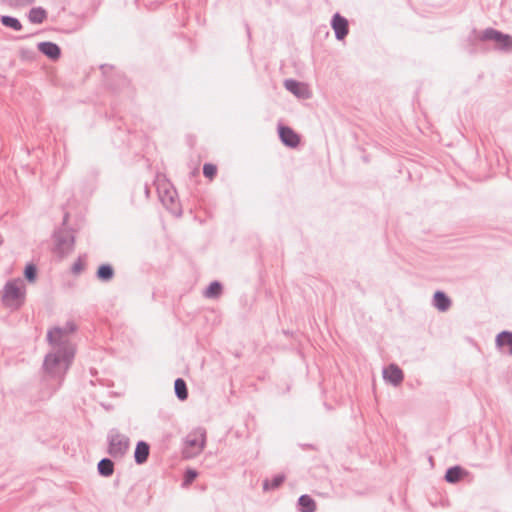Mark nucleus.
<instances>
[{"label": "nucleus", "instance_id": "aec40b11", "mask_svg": "<svg viewBox=\"0 0 512 512\" xmlns=\"http://www.w3.org/2000/svg\"><path fill=\"white\" fill-rule=\"evenodd\" d=\"M174 391H175L176 397L179 400L184 401L188 398V389H187V385H186V382L184 379L177 378L175 380Z\"/></svg>", "mask_w": 512, "mask_h": 512}, {"label": "nucleus", "instance_id": "20e7f679", "mask_svg": "<svg viewBox=\"0 0 512 512\" xmlns=\"http://www.w3.org/2000/svg\"><path fill=\"white\" fill-rule=\"evenodd\" d=\"M475 37L480 41H492L496 47L502 50H509L512 48V37L504 34L494 28H487L484 31L477 32L476 29L472 31Z\"/></svg>", "mask_w": 512, "mask_h": 512}, {"label": "nucleus", "instance_id": "9d476101", "mask_svg": "<svg viewBox=\"0 0 512 512\" xmlns=\"http://www.w3.org/2000/svg\"><path fill=\"white\" fill-rule=\"evenodd\" d=\"M37 48L43 55H45L46 57H48L51 60H58L61 56V49L54 42H50V41L40 42V43H38Z\"/></svg>", "mask_w": 512, "mask_h": 512}, {"label": "nucleus", "instance_id": "a878e982", "mask_svg": "<svg viewBox=\"0 0 512 512\" xmlns=\"http://www.w3.org/2000/svg\"><path fill=\"white\" fill-rule=\"evenodd\" d=\"M197 476H198V473L196 470L187 469L184 473L183 485L188 486V485L192 484L195 481V479L197 478Z\"/></svg>", "mask_w": 512, "mask_h": 512}, {"label": "nucleus", "instance_id": "1a4fd4ad", "mask_svg": "<svg viewBox=\"0 0 512 512\" xmlns=\"http://www.w3.org/2000/svg\"><path fill=\"white\" fill-rule=\"evenodd\" d=\"M383 377L392 385L398 386L403 381L404 374L396 364H390L383 370Z\"/></svg>", "mask_w": 512, "mask_h": 512}, {"label": "nucleus", "instance_id": "423d86ee", "mask_svg": "<svg viewBox=\"0 0 512 512\" xmlns=\"http://www.w3.org/2000/svg\"><path fill=\"white\" fill-rule=\"evenodd\" d=\"M47 340L49 344L52 345L53 351L62 352L69 349L75 352L69 337L65 334V331L58 326L48 331Z\"/></svg>", "mask_w": 512, "mask_h": 512}, {"label": "nucleus", "instance_id": "7c9ffc66", "mask_svg": "<svg viewBox=\"0 0 512 512\" xmlns=\"http://www.w3.org/2000/svg\"><path fill=\"white\" fill-rule=\"evenodd\" d=\"M76 325L74 322H67L63 327H60L63 331H65V334L69 337L70 334H72L76 330Z\"/></svg>", "mask_w": 512, "mask_h": 512}, {"label": "nucleus", "instance_id": "6ab92c4d", "mask_svg": "<svg viewBox=\"0 0 512 512\" xmlns=\"http://www.w3.org/2000/svg\"><path fill=\"white\" fill-rule=\"evenodd\" d=\"M98 473L103 477H109L114 472V462L109 458H103L97 465Z\"/></svg>", "mask_w": 512, "mask_h": 512}, {"label": "nucleus", "instance_id": "412c9836", "mask_svg": "<svg viewBox=\"0 0 512 512\" xmlns=\"http://www.w3.org/2000/svg\"><path fill=\"white\" fill-rule=\"evenodd\" d=\"M496 345L499 347L507 346L512 355V332L502 331L496 336Z\"/></svg>", "mask_w": 512, "mask_h": 512}, {"label": "nucleus", "instance_id": "f8f14e48", "mask_svg": "<svg viewBox=\"0 0 512 512\" xmlns=\"http://www.w3.org/2000/svg\"><path fill=\"white\" fill-rule=\"evenodd\" d=\"M150 455V445L143 440L137 442L134 451V461L137 465H143L147 462Z\"/></svg>", "mask_w": 512, "mask_h": 512}, {"label": "nucleus", "instance_id": "4468645a", "mask_svg": "<svg viewBox=\"0 0 512 512\" xmlns=\"http://www.w3.org/2000/svg\"><path fill=\"white\" fill-rule=\"evenodd\" d=\"M433 305L441 312L447 311L451 306V300L443 291H436L433 295Z\"/></svg>", "mask_w": 512, "mask_h": 512}, {"label": "nucleus", "instance_id": "7ed1b4c3", "mask_svg": "<svg viewBox=\"0 0 512 512\" xmlns=\"http://www.w3.org/2000/svg\"><path fill=\"white\" fill-rule=\"evenodd\" d=\"M54 253L60 257L68 255L74 248L75 237L73 231L67 228H59L53 234Z\"/></svg>", "mask_w": 512, "mask_h": 512}, {"label": "nucleus", "instance_id": "f257e3e1", "mask_svg": "<svg viewBox=\"0 0 512 512\" xmlns=\"http://www.w3.org/2000/svg\"><path fill=\"white\" fill-rule=\"evenodd\" d=\"M74 359V351L64 350L62 352L52 351L48 353L43 361V385L48 388L45 393L50 397L62 385L67 371Z\"/></svg>", "mask_w": 512, "mask_h": 512}, {"label": "nucleus", "instance_id": "ddd939ff", "mask_svg": "<svg viewBox=\"0 0 512 512\" xmlns=\"http://www.w3.org/2000/svg\"><path fill=\"white\" fill-rule=\"evenodd\" d=\"M468 474L469 472L467 470H465L463 467L459 465H456L449 467L446 470L444 478L448 483L455 484L462 480Z\"/></svg>", "mask_w": 512, "mask_h": 512}, {"label": "nucleus", "instance_id": "dca6fc26", "mask_svg": "<svg viewBox=\"0 0 512 512\" xmlns=\"http://www.w3.org/2000/svg\"><path fill=\"white\" fill-rule=\"evenodd\" d=\"M115 275L114 268L110 264H101L97 271H96V277L98 280L102 282H109L113 279Z\"/></svg>", "mask_w": 512, "mask_h": 512}, {"label": "nucleus", "instance_id": "4be33fe9", "mask_svg": "<svg viewBox=\"0 0 512 512\" xmlns=\"http://www.w3.org/2000/svg\"><path fill=\"white\" fill-rule=\"evenodd\" d=\"M285 480V475L277 474L271 480L265 479L263 481V490L270 491L279 488Z\"/></svg>", "mask_w": 512, "mask_h": 512}, {"label": "nucleus", "instance_id": "0eeeda50", "mask_svg": "<svg viewBox=\"0 0 512 512\" xmlns=\"http://www.w3.org/2000/svg\"><path fill=\"white\" fill-rule=\"evenodd\" d=\"M278 133L281 142L285 146L289 148H296L299 145V135L289 126L280 125L278 128Z\"/></svg>", "mask_w": 512, "mask_h": 512}, {"label": "nucleus", "instance_id": "5701e85b", "mask_svg": "<svg viewBox=\"0 0 512 512\" xmlns=\"http://www.w3.org/2000/svg\"><path fill=\"white\" fill-rule=\"evenodd\" d=\"M0 22L3 26L11 28L14 31H20L22 29V24L19 19L13 16L3 15L0 17Z\"/></svg>", "mask_w": 512, "mask_h": 512}, {"label": "nucleus", "instance_id": "f03ea898", "mask_svg": "<svg viewBox=\"0 0 512 512\" xmlns=\"http://www.w3.org/2000/svg\"><path fill=\"white\" fill-rule=\"evenodd\" d=\"M25 299L23 282L20 279L8 281L3 289V303L5 306L17 309Z\"/></svg>", "mask_w": 512, "mask_h": 512}, {"label": "nucleus", "instance_id": "c85d7f7f", "mask_svg": "<svg viewBox=\"0 0 512 512\" xmlns=\"http://www.w3.org/2000/svg\"><path fill=\"white\" fill-rule=\"evenodd\" d=\"M4 3L9 5L10 7H21L27 6L34 2V0H2Z\"/></svg>", "mask_w": 512, "mask_h": 512}, {"label": "nucleus", "instance_id": "393cba45", "mask_svg": "<svg viewBox=\"0 0 512 512\" xmlns=\"http://www.w3.org/2000/svg\"><path fill=\"white\" fill-rule=\"evenodd\" d=\"M24 277L28 282H34L37 278V267L33 263L26 265L24 269Z\"/></svg>", "mask_w": 512, "mask_h": 512}, {"label": "nucleus", "instance_id": "6e6552de", "mask_svg": "<svg viewBox=\"0 0 512 512\" xmlns=\"http://www.w3.org/2000/svg\"><path fill=\"white\" fill-rule=\"evenodd\" d=\"M331 26L335 32L337 40H343L349 33L348 20L341 16L339 13H335L331 20Z\"/></svg>", "mask_w": 512, "mask_h": 512}, {"label": "nucleus", "instance_id": "c756f323", "mask_svg": "<svg viewBox=\"0 0 512 512\" xmlns=\"http://www.w3.org/2000/svg\"><path fill=\"white\" fill-rule=\"evenodd\" d=\"M84 269V262L81 257H79L75 263L72 265L71 271L73 274H79Z\"/></svg>", "mask_w": 512, "mask_h": 512}, {"label": "nucleus", "instance_id": "b1692460", "mask_svg": "<svg viewBox=\"0 0 512 512\" xmlns=\"http://www.w3.org/2000/svg\"><path fill=\"white\" fill-rule=\"evenodd\" d=\"M222 284L219 281H213L209 284L204 292L206 298H218L222 293Z\"/></svg>", "mask_w": 512, "mask_h": 512}, {"label": "nucleus", "instance_id": "2eb2a0df", "mask_svg": "<svg viewBox=\"0 0 512 512\" xmlns=\"http://www.w3.org/2000/svg\"><path fill=\"white\" fill-rule=\"evenodd\" d=\"M284 87L289 92H291L292 94H294L295 96H297L299 98L307 97L306 89H305L304 85L302 83H300L299 81H297V80L286 79L284 81Z\"/></svg>", "mask_w": 512, "mask_h": 512}, {"label": "nucleus", "instance_id": "cd10ccee", "mask_svg": "<svg viewBox=\"0 0 512 512\" xmlns=\"http://www.w3.org/2000/svg\"><path fill=\"white\" fill-rule=\"evenodd\" d=\"M174 194L175 192L165 191L164 194H160V199L168 209H172L170 206L174 204Z\"/></svg>", "mask_w": 512, "mask_h": 512}, {"label": "nucleus", "instance_id": "f3484780", "mask_svg": "<svg viewBox=\"0 0 512 512\" xmlns=\"http://www.w3.org/2000/svg\"><path fill=\"white\" fill-rule=\"evenodd\" d=\"M298 507L300 512H314L316 510V503L312 497L304 494L298 498Z\"/></svg>", "mask_w": 512, "mask_h": 512}, {"label": "nucleus", "instance_id": "a211bd4d", "mask_svg": "<svg viewBox=\"0 0 512 512\" xmlns=\"http://www.w3.org/2000/svg\"><path fill=\"white\" fill-rule=\"evenodd\" d=\"M47 18V12L42 7H34L28 13V19L33 24H41Z\"/></svg>", "mask_w": 512, "mask_h": 512}, {"label": "nucleus", "instance_id": "2f4dec72", "mask_svg": "<svg viewBox=\"0 0 512 512\" xmlns=\"http://www.w3.org/2000/svg\"><path fill=\"white\" fill-rule=\"evenodd\" d=\"M246 30H247L248 36L250 37V28L248 25H246Z\"/></svg>", "mask_w": 512, "mask_h": 512}, {"label": "nucleus", "instance_id": "bb28decb", "mask_svg": "<svg viewBox=\"0 0 512 512\" xmlns=\"http://www.w3.org/2000/svg\"><path fill=\"white\" fill-rule=\"evenodd\" d=\"M203 174L208 179H213L217 174V167L211 163H205L203 166Z\"/></svg>", "mask_w": 512, "mask_h": 512}, {"label": "nucleus", "instance_id": "9b49d317", "mask_svg": "<svg viewBox=\"0 0 512 512\" xmlns=\"http://www.w3.org/2000/svg\"><path fill=\"white\" fill-rule=\"evenodd\" d=\"M206 431L203 428H198L193 433L187 436L186 443L191 447H195L198 451H202L205 447Z\"/></svg>", "mask_w": 512, "mask_h": 512}, {"label": "nucleus", "instance_id": "39448f33", "mask_svg": "<svg viewBox=\"0 0 512 512\" xmlns=\"http://www.w3.org/2000/svg\"><path fill=\"white\" fill-rule=\"evenodd\" d=\"M108 453L113 458H121L129 449V438L117 429H111L107 435Z\"/></svg>", "mask_w": 512, "mask_h": 512}, {"label": "nucleus", "instance_id": "473e14b6", "mask_svg": "<svg viewBox=\"0 0 512 512\" xmlns=\"http://www.w3.org/2000/svg\"><path fill=\"white\" fill-rule=\"evenodd\" d=\"M145 193H146L147 195H148V193H149V189H148V187H147V186L145 187Z\"/></svg>", "mask_w": 512, "mask_h": 512}]
</instances>
